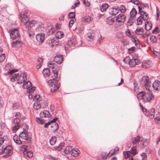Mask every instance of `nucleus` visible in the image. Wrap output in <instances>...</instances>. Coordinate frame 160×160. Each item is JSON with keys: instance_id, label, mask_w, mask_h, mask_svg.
Here are the masks:
<instances>
[{"instance_id": "obj_5", "label": "nucleus", "mask_w": 160, "mask_h": 160, "mask_svg": "<svg viewBox=\"0 0 160 160\" xmlns=\"http://www.w3.org/2000/svg\"><path fill=\"white\" fill-rule=\"evenodd\" d=\"M4 153L5 155L3 156L4 158H7L11 155L12 153V148L11 146L8 145L4 147Z\"/></svg>"}, {"instance_id": "obj_34", "label": "nucleus", "mask_w": 160, "mask_h": 160, "mask_svg": "<svg viewBox=\"0 0 160 160\" xmlns=\"http://www.w3.org/2000/svg\"><path fill=\"white\" fill-rule=\"evenodd\" d=\"M51 127L52 128V131L55 132L58 129L59 126L58 124L57 123H53L51 126Z\"/></svg>"}, {"instance_id": "obj_41", "label": "nucleus", "mask_w": 160, "mask_h": 160, "mask_svg": "<svg viewBox=\"0 0 160 160\" xmlns=\"http://www.w3.org/2000/svg\"><path fill=\"white\" fill-rule=\"evenodd\" d=\"M35 120L37 123L40 124H43L45 122V121L41 117L40 118H36Z\"/></svg>"}, {"instance_id": "obj_15", "label": "nucleus", "mask_w": 160, "mask_h": 160, "mask_svg": "<svg viewBox=\"0 0 160 160\" xmlns=\"http://www.w3.org/2000/svg\"><path fill=\"white\" fill-rule=\"evenodd\" d=\"M23 44V43L22 41L18 39L17 40L12 42V45L13 47L19 48L22 46Z\"/></svg>"}, {"instance_id": "obj_57", "label": "nucleus", "mask_w": 160, "mask_h": 160, "mask_svg": "<svg viewBox=\"0 0 160 160\" xmlns=\"http://www.w3.org/2000/svg\"><path fill=\"white\" fill-rule=\"evenodd\" d=\"M64 144L63 143H60L59 145L56 147L55 148L57 150L59 151L61 149L62 147L64 146Z\"/></svg>"}, {"instance_id": "obj_60", "label": "nucleus", "mask_w": 160, "mask_h": 160, "mask_svg": "<svg viewBox=\"0 0 160 160\" xmlns=\"http://www.w3.org/2000/svg\"><path fill=\"white\" fill-rule=\"evenodd\" d=\"M19 74L18 73H15L14 74V76L11 78V80L12 81H13L15 80L16 79H17V77L18 76Z\"/></svg>"}, {"instance_id": "obj_59", "label": "nucleus", "mask_w": 160, "mask_h": 160, "mask_svg": "<svg viewBox=\"0 0 160 160\" xmlns=\"http://www.w3.org/2000/svg\"><path fill=\"white\" fill-rule=\"evenodd\" d=\"M5 58V56L4 54H2L0 55V62L3 61Z\"/></svg>"}, {"instance_id": "obj_4", "label": "nucleus", "mask_w": 160, "mask_h": 160, "mask_svg": "<svg viewBox=\"0 0 160 160\" xmlns=\"http://www.w3.org/2000/svg\"><path fill=\"white\" fill-rule=\"evenodd\" d=\"M19 137L23 139L27 140L28 143L31 142V137L28 135L26 129H23V131L19 133Z\"/></svg>"}, {"instance_id": "obj_58", "label": "nucleus", "mask_w": 160, "mask_h": 160, "mask_svg": "<svg viewBox=\"0 0 160 160\" xmlns=\"http://www.w3.org/2000/svg\"><path fill=\"white\" fill-rule=\"evenodd\" d=\"M130 2L137 5H139L140 3V1L138 0H131Z\"/></svg>"}, {"instance_id": "obj_10", "label": "nucleus", "mask_w": 160, "mask_h": 160, "mask_svg": "<svg viewBox=\"0 0 160 160\" xmlns=\"http://www.w3.org/2000/svg\"><path fill=\"white\" fill-rule=\"evenodd\" d=\"M119 12V8L118 6H114L109 9V13L112 15H115Z\"/></svg>"}, {"instance_id": "obj_46", "label": "nucleus", "mask_w": 160, "mask_h": 160, "mask_svg": "<svg viewBox=\"0 0 160 160\" xmlns=\"http://www.w3.org/2000/svg\"><path fill=\"white\" fill-rule=\"evenodd\" d=\"M143 18L141 16L138 17L137 19V25L142 24V22Z\"/></svg>"}, {"instance_id": "obj_47", "label": "nucleus", "mask_w": 160, "mask_h": 160, "mask_svg": "<svg viewBox=\"0 0 160 160\" xmlns=\"http://www.w3.org/2000/svg\"><path fill=\"white\" fill-rule=\"evenodd\" d=\"M114 22V19L110 18H108L107 21V22L109 25H112Z\"/></svg>"}, {"instance_id": "obj_38", "label": "nucleus", "mask_w": 160, "mask_h": 160, "mask_svg": "<svg viewBox=\"0 0 160 160\" xmlns=\"http://www.w3.org/2000/svg\"><path fill=\"white\" fill-rule=\"evenodd\" d=\"M143 32L144 29L142 28H138L135 30L136 33L138 35L142 34Z\"/></svg>"}, {"instance_id": "obj_23", "label": "nucleus", "mask_w": 160, "mask_h": 160, "mask_svg": "<svg viewBox=\"0 0 160 160\" xmlns=\"http://www.w3.org/2000/svg\"><path fill=\"white\" fill-rule=\"evenodd\" d=\"M14 141L18 145L21 144L22 142L19 137L17 135H15L13 137Z\"/></svg>"}, {"instance_id": "obj_49", "label": "nucleus", "mask_w": 160, "mask_h": 160, "mask_svg": "<svg viewBox=\"0 0 160 160\" xmlns=\"http://www.w3.org/2000/svg\"><path fill=\"white\" fill-rule=\"evenodd\" d=\"M108 156H109L108 154L104 152H102L100 154V156L102 159H105Z\"/></svg>"}, {"instance_id": "obj_28", "label": "nucleus", "mask_w": 160, "mask_h": 160, "mask_svg": "<svg viewBox=\"0 0 160 160\" xmlns=\"http://www.w3.org/2000/svg\"><path fill=\"white\" fill-rule=\"evenodd\" d=\"M42 73L45 77H48L50 74V71L48 68H44L42 71Z\"/></svg>"}, {"instance_id": "obj_39", "label": "nucleus", "mask_w": 160, "mask_h": 160, "mask_svg": "<svg viewBox=\"0 0 160 160\" xmlns=\"http://www.w3.org/2000/svg\"><path fill=\"white\" fill-rule=\"evenodd\" d=\"M23 155L25 156H27L29 158H31L33 156V153L31 152L27 151L24 152Z\"/></svg>"}, {"instance_id": "obj_21", "label": "nucleus", "mask_w": 160, "mask_h": 160, "mask_svg": "<svg viewBox=\"0 0 160 160\" xmlns=\"http://www.w3.org/2000/svg\"><path fill=\"white\" fill-rule=\"evenodd\" d=\"M40 115L41 118H48L50 116V114L48 111L46 110H44L42 112H41Z\"/></svg>"}, {"instance_id": "obj_25", "label": "nucleus", "mask_w": 160, "mask_h": 160, "mask_svg": "<svg viewBox=\"0 0 160 160\" xmlns=\"http://www.w3.org/2000/svg\"><path fill=\"white\" fill-rule=\"evenodd\" d=\"M31 82L29 81L23 83V88L24 89H28L32 86Z\"/></svg>"}, {"instance_id": "obj_7", "label": "nucleus", "mask_w": 160, "mask_h": 160, "mask_svg": "<svg viewBox=\"0 0 160 160\" xmlns=\"http://www.w3.org/2000/svg\"><path fill=\"white\" fill-rule=\"evenodd\" d=\"M77 43L76 41L75 40L68 41L64 46L65 49L66 51H68L70 48L75 46Z\"/></svg>"}, {"instance_id": "obj_6", "label": "nucleus", "mask_w": 160, "mask_h": 160, "mask_svg": "<svg viewBox=\"0 0 160 160\" xmlns=\"http://www.w3.org/2000/svg\"><path fill=\"white\" fill-rule=\"evenodd\" d=\"M11 38L13 39H19L20 38L19 32L18 29L14 28L10 31Z\"/></svg>"}, {"instance_id": "obj_40", "label": "nucleus", "mask_w": 160, "mask_h": 160, "mask_svg": "<svg viewBox=\"0 0 160 160\" xmlns=\"http://www.w3.org/2000/svg\"><path fill=\"white\" fill-rule=\"evenodd\" d=\"M34 108L37 110H38L41 108H42L40 105V102L38 101L35 102L33 104Z\"/></svg>"}, {"instance_id": "obj_35", "label": "nucleus", "mask_w": 160, "mask_h": 160, "mask_svg": "<svg viewBox=\"0 0 160 160\" xmlns=\"http://www.w3.org/2000/svg\"><path fill=\"white\" fill-rule=\"evenodd\" d=\"M57 65L54 63L52 61H50L48 62V67L49 68L52 69H55L57 67Z\"/></svg>"}, {"instance_id": "obj_31", "label": "nucleus", "mask_w": 160, "mask_h": 160, "mask_svg": "<svg viewBox=\"0 0 160 160\" xmlns=\"http://www.w3.org/2000/svg\"><path fill=\"white\" fill-rule=\"evenodd\" d=\"M21 17L22 18L21 22L23 24L25 23V22H27L29 20L28 16L27 15H26L25 14L21 15Z\"/></svg>"}, {"instance_id": "obj_43", "label": "nucleus", "mask_w": 160, "mask_h": 160, "mask_svg": "<svg viewBox=\"0 0 160 160\" xmlns=\"http://www.w3.org/2000/svg\"><path fill=\"white\" fill-rule=\"evenodd\" d=\"M38 102H40V105L42 108H43L45 107L46 106V103L45 100L40 99Z\"/></svg>"}, {"instance_id": "obj_64", "label": "nucleus", "mask_w": 160, "mask_h": 160, "mask_svg": "<svg viewBox=\"0 0 160 160\" xmlns=\"http://www.w3.org/2000/svg\"><path fill=\"white\" fill-rule=\"evenodd\" d=\"M142 160H146L147 158V155L145 153H142L141 155Z\"/></svg>"}, {"instance_id": "obj_20", "label": "nucleus", "mask_w": 160, "mask_h": 160, "mask_svg": "<svg viewBox=\"0 0 160 160\" xmlns=\"http://www.w3.org/2000/svg\"><path fill=\"white\" fill-rule=\"evenodd\" d=\"M36 37L38 41L42 42L44 39V34L42 33H39L36 35Z\"/></svg>"}, {"instance_id": "obj_62", "label": "nucleus", "mask_w": 160, "mask_h": 160, "mask_svg": "<svg viewBox=\"0 0 160 160\" xmlns=\"http://www.w3.org/2000/svg\"><path fill=\"white\" fill-rule=\"evenodd\" d=\"M139 105L140 107H141V108L142 112L144 113L145 114V113L147 112V110L145 108L142 106V104L141 103H139Z\"/></svg>"}, {"instance_id": "obj_33", "label": "nucleus", "mask_w": 160, "mask_h": 160, "mask_svg": "<svg viewBox=\"0 0 160 160\" xmlns=\"http://www.w3.org/2000/svg\"><path fill=\"white\" fill-rule=\"evenodd\" d=\"M140 142H141L140 144L141 145V147L142 148H144L146 147L148 143V140L145 139H142Z\"/></svg>"}, {"instance_id": "obj_50", "label": "nucleus", "mask_w": 160, "mask_h": 160, "mask_svg": "<svg viewBox=\"0 0 160 160\" xmlns=\"http://www.w3.org/2000/svg\"><path fill=\"white\" fill-rule=\"evenodd\" d=\"M130 154V151H128L127 152H123V155L124 157V158L125 159H127L129 158Z\"/></svg>"}, {"instance_id": "obj_54", "label": "nucleus", "mask_w": 160, "mask_h": 160, "mask_svg": "<svg viewBox=\"0 0 160 160\" xmlns=\"http://www.w3.org/2000/svg\"><path fill=\"white\" fill-rule=\"evenodd\" d=\"M150 40L152 42H156L157 41V37L155 36L152 35L150 37Z\"/></svg>"}, {"instance_id": "obj_42", "label": "nucleus", "mask_w": 160, "mask_h": 160, "mask_svg": "<svg viewBox=\"0 0 160 160\" xmlns=\"http://www.w3.org/2000/svg\"><path fill=\"white\" fill-rule=\"evenodd\" d=\"M92 18L89 16L84 17L83 18L82 21L84 22H89L92 20Z\"/></svg>"}, {"instance_id": "obj_1", "label": "nucleus", "mask_w": 160, "mask_h": 160, "mask_svg": "<svg viewBox=\"0 0 160 160\" xmlns=\"http://www.w3.org/2000/svg\"><path fill=\"white\" fill-rule=\"evenodd\" d=\"M52 72L55 78L49 80L48 81V83L49 85L52 87L51 88V92H54L60 87V83H58V81L60 79V75H58V71L56 70H53Z\"/></svg>"}, {"instance_id": "obj_8", "label": "nucleus", "mask_w": 160, "mask_h": 160, "mask_svg": "<svg viewBox=\"0 0 160 160\" xmlns=\"http://www.w3.org/2000/svg\"><path fill=\"white\" fill-rule=\"evenodd\" d=\"M20 122V118H15L13 119V124L14 125L13 128V131L15 132L18 129L20 126L19 123Z\"/></svg>"}, {"instance_id": "obj_13", "label": "nucleus", "mask_w": 160, "mask_h": 160, "mask_svg": "<svg viewBox=\"0 0 160 160\" xmlns=\"http://www.w3.org/2000/svg\"><path fill=\"white\" fill-rule=\"evenodd\" d=\"M24 24L25 25V27L27 29L31 28L32 26L36 23L35 20H32L29 21L28 20L27 22H26Z\"/></svg>"}, {"instance_id": "obj_45", "label": "nucleus", "mask_w": 160, "mask_h": 160, "mask_svg": "<svg viewBox=\"0 0 160 160\" xmlns=\"http://www.w3.org/2000/svg\"><path fill=\"white\" fill-rule=\"evenodd\" d=\"M27 148L28 146L24 145H22L20 147V150L23 152V154H24V152L27 151Z\"/></svg>"}, {"instance_id": "obj_29", "label": "nucleus", "mask_w": 160, "mask_h": 160, "mask_svg": "<svg viewBox=\"0 0 160 160\" xmlns=\"http://www.w3.org/2000/svg\"><path fill=\"white\" fill-rule=\"evenodd\" d=\"M64 36L63 32L61 31H58L55 34L56 38H57L58 39H60L62 38Z\"/></svg>"}, {"instance_id": "obj_52", "label": "nucleus", "mask_w": 160, "mask_h": 160, "mask_svg": "<svg viewBox=\"0 0 160 160\" xmlns=\"http://www.w3.org/2000/svg\"><path fill=\"white\" fill-rule=\"evenodd\" d=\"M75 14L74 12H70L68 14V17L69 18H75Z\"/></svg>"}, {"instance_id": "obj_63", "label": "nucleus", "mask_w": 160, "mask_h": 160, "mask_svg": "<svg viewBox=\"0 0 160 160\" xmlns=\"http://www.w3.org/2000/svg\"><path fill=\"white\" fill-rule=\"evenodd\" d=\"M40 96L39 95H36L34 97L33 100L35 101H38L40 100Z\"/></svg>"}, {"instance_id": "obj_17", "label": "nucleus", "mask_w": 160, "mask_h": 160, "mask_svg": "<svg viewBox=\"0 0 160 160\" xmlns=\"http://www.w3.org/2000/svg\"><path fill=\"white\" fill-rule=\"evenodd\" d=\"M152 87L153 89L156 91H158L160 90V82L158 80H156L153 83Z\"/></svg>"}, {"instance_id": "obj_14", "label": "nucleus", "mask_w": 160, "mask_h": 160, "mask_svg": "<svg viewBox=\"0 0 160 160\" xmlns=\"http://www.w3.org/2000/svg\"><path fill=\"white\" fill-rule=\"evenodd\" d=\"M155 109L154 108H152L150 111H147L145 113V115L147 117H150V118H153L154 117Z\"/></svg>"}, {"instance_id": "obj_26", "label": "nucleus", "mask_w": 160, "mask_h": 160, "mask_svg": "<svg viewBox=\"0 0 160 160\" xmlns=\"http://www.w3.org/2000/svg\"><path fill=\"white\" fill-rule=\"evenodd\" d=\"M132 143L133 144H136L139 141H141V140L140 139V137L139 136H138L136 137L132 138Z\"/></svg>"}, {"instance_id": "obj_30", "label": "nucleus", "mask_w": 160, "mask_h": 160, "mask_svg": "<svg viewBox=\"0 0 160 160\" xmlns=\"http://www.w3.org/2000/svg\"><path fill=\"white\" fill-rule=\"evenodd\" d=\"M145 29L147 31L150 30L152 28V24L151 22L148 21L146 22L145 24Z\"/></svg>"}, {"instance_id": "obj_56", "label": "nucleus", "mask_w": 160, "mask_h": 160, "mask_svg": "<svg viewBox=\"0 0 160 160\" xmlns=\"http://www.w3.org/2000/svg\"><path fill=\"white\" fill-rule=\"evenodd\" d=\"M130 58L129 56H127L125 57L123 59V62L126 64H128L129 62V60H130Z\"/></svg>"}, {"instance_id": "obj_12", "label": "nucleus", "mask_w": 160, "mask_h": 160, "mask_svg": "<svg viewBox=\"0 0 160 160\" xmlns=\"http://www.w3.org/2000/svg\"><path fill=\"white\" fill-rule=\"evenodd\" d=\"M58 42L59 40L57 38H53L49 40L48 44L50 46L52 47L54 46L58 45Z\"/></svg>"}, {"instance_id": "obj_36", "label": "nucleus", "mask_w": 160, "mask_h": 160, "mask_svg": "<svg viewBox=\"0 0 160 160\" xmlns=\"http://www.w3.org/2000/svg\"><path fill=\"white\" fill-rule=\"evenodd\" d=\"M72 148L71 146H67L64 150L65 153L66 154H68L69 153H71L72 150Z\"/></svg>"}, {"instance_id": "obj_24", "label": "nucleus", "mask_w": 160, "mask_h": 160, "mask_svg": "<svg viewBox=\"0 0 160 160\" xmlns=\"http://www.w3.org/2000/svg\"><path fill=\"white\" fill-rule=\"evenodd\" d=\"M140 16L142 17L144 21H147L148 18V14L145 11H142Z\"/></svg>"}, {"instance_id": "obj_48", "label": "nucleus", "mask_w": 160, "mask_h": 160, "mask_svg": "<svg viewBox=\"0 0 160 160\" xmlns=\"http://www.w3.org/2000/svg\"><path fill=\"white\" fill-rule=\"evenodd\" d=\"M137 13V11L134 8H133L130 12V15L131 16L135 17Z\"/></svg>"}, {"instance_id": "obj_53", "label": "nucleus", "mask_w": 160, "mask_h": 160, "mask_svg": "<svg viewBox=\"0 0 160 160\" xmlns=\"http://www.w3.org/2000/svg\"><path fill=\"white\" fill-rule=\"evenodd\" d=\"M126 10V8L125 6L123 5L121 6L119 8V11H120L122 13L124 12Z\"/></svg>"}, {"instance_id": "obj_16", "label": "nucleus", "mask_w": 160, "mask_h": 160, "mask_svg": "<svg viewBox=\"0 0 160 160\" xmlns=\"http://www.w3.org/2000/svg\"><path fill=\"white\" fill-rule=\"evenodd\" d=\"M54 60L57 63L60 64L63 60V57L62 55H58L54 57Z\"/></svg>"}, {"instance_id": "obj_11", "label": "nucleus", "mask_w": 160, "mask_h": 160, "mask_svg": "<svg viewBox=\"0 0 160 160\" xmlns=\"http://www.w3.org/2000/svg\"><path fill=\"white\" fill-rule=\"evenodd\" d=\"M141 63L139 60L137 59H130L129 62V65L130 67H133L136 65H138Z\"/></svg>"}, {"instance_id": "obj_51", "label": "nucleus", "mask_w": 160, "mask_h": 160, "mask_svg": "<svg viewBox=\"0 0 160 160\" xmlns=\"http://www.w3.org/2000/svg\"><path fill=\"white\" fill-rule=\"evenodd\" d=\"M130 152V154H132L133 156L135 155L136 154V149L135 147H132Z\"/></svg>"}, {"instance_id": "obj_2", "label": "nucleus", "mask_w": 160, "mask_h": 160, "mask_svg": "<svg viewBox=\"0 0 160 160\" xmlns=\"http://www.w3.org/2000/svg\"><path fill=\"white\" fill-rule=\"evenodd\" d=\"M137 98L138 100H142L143 102H148L154 98V96L152 93L149 92L141 91L139 92L137 95Z\"/></svg>"}, {"instance_id": "obj_61", "label": "nucleus", "mask_w": 160, "mask_h": 160, "mask_svg": "<svg viewBox=\"0 0 160 160\" xmlns=\"http://www.w3.org/2000/svg\"><path fill=\"white\" fill-rule=\"evenodd\" d=\"M56 29L54 28H52L50 30L48 31V33L49 34H52L53 33L55 30Z\"/></svg>"}, {"instance_id": "obj_32", "label": "nucleus", "mask_w": 160, "mask_h": 160, "mask_svg": "<svg viewBox=\"0 0 160 160\" xmlns=\"http://www.w3.org/2000/svg\"><path fill=\"white\" fill-rule=\"evenodd\" d=\"M87 37L89 39V41L92 42L94 38V33L92 32H88L87 35Z\"/></svg>"}, {"instance_id": "obj_19", "label": "nucleus", "mask_w": 160, "mask_h": 160, "mask_svg": "<svg viewBox=\"0 0 160 160\" xmlns=\"http://www.w3.org/2000/svg\"><path fill=\"white\" fill-rule=\"evenodd\" d=\"M126 17L122 14L118 15L116 19V21L118 22H123L125 21Z\"/></svg>"}, {"instance_id": "obj_44", "label": "nucleus", "mask_w": 160, "mask_h": 160, "mask_svg": "<svg viewBox=\"0 0 160 160\" xmlns=\"http://www.w3.org/2000/svg\"><path fill=\"white\" fill-rule=\"evenodd\" d=\"M56 141V137L53 136L50 140L49 142L51 145H53L55 144Z\"/></svg>"}, {"instance_id": "obj_3", "label": "nucleus", "mask_w": 160, "mask_h": 160, "mask_svg": "<svg viewBox=\"0 0 160 160\" xmlns=\"http://www.w3.org/2000/svg\"><path fill=\"white\" fill-rule=\"evenodd\" d=\"M140 84L142 87H145L147 90L149 91L151 87V82L149 81L148 77L144 76L140 81Z\"/></svg>"}, {"instance_id": "obj_37", "label": "nucleus", "mask_w": 160, "mask_h": 160, "mask_svg": "<svg viewBox=\"0 0 160 160\" xmlns=\"http://www.w3.org/2000/svg\"><path fill=\"white\" fill-rule=\"evenodd\" d=\"M108 5L106 3L103 4L100 8V10L102 12H103L106 10V9L108 7Z\"/></svg>"}, {"instance_id": "obj_22", "label": "nucleus", "mask_w": 160, "mask_h": 160, "mask_svg": "<svg viewBox=\"0 0 160 160\" xmlns=\"http://www.w3.org/2000/svg\"><path fill=\"white\" fill-rule=\"evenodd\" d=\"M79 150L77 148H73L71 152V155L74 157H77L79 155Z\"/></svg>"}, {"instance_id": "obj_18", "label": "nucleus", "mask_w": 160, "mask_h": 160, "mask_svg": "<svg viewBox=\"0 0 160 160\" xmlns=\"http://www.w3.org/2000/svg\"><path fill=\"white\" fill-rule=\"evenodd\" d=\"M152 65V62L150 61H145L142 63L143 68H147L151 67Z\"/></svg>"}, {"instance_id": "obj_9", "label": "nucleus", "mask_w": 160, "mask_h": 160, "mask_svg": "<svg viewBox=\"0 0 160 160\" xmlns=\"http://www.w3.org/2000/svg\"><path fill=\"white\" fill-rule=\"evenodd\" d=\"M26 74L24 72H23L22 74L19 76L17 81L18 83L21 84L22 82H25V80H27Z\"/></svg>"}, {"instance_id": "obj_55", "label": "nucleus", "mask_w": 160, "mask_h": 160, "mask_svg": "<svg viewBox=\"0 0 160 160\" xmlns=\"http://www.w3.org/2000/svg\"><path fill=\"white\" fill-rule=\"evenodd\" d=\"M20 107V104L19 103H15L13 104L12 105V108L14 109H16Z\"/></svg>"}, {"instance_id": "obj_27", "label": "nucleus", "mask_w": 160, "mask_h": 160, "mask_svg": "<svg viewBox=\"0 0 160 160\" xmlns=\"http://www.w3.org/2000/svg\"><path fill=\"white\" fill-rule=\"evenodd\" d=\"M136 20V18L135 17L131 16H130V17L129 18L128 21L127 22V23H128L129 24L128 25L131 26L132 25L134 22Z\"/></svg>"}]
</instances>
